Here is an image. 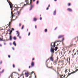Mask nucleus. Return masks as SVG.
I'll list each match as a JSON object with an SVG mask.
<instances>
[{"mask_svg": "<svg viewBox=\"0 0 78 78\" xmlns=\"http://www.w3.org/2000/svg\"><path fill=\"white\" fill-rule=\"evenodd\" d=\"M70 3H69L68 5V6H70Z\"/></svg>", "mask_w": 78, "mask_h": 78, "instance_id": "35", "label": "nucleus"}, {"mask_svg": "<svg viewBox=\"0 0 78 78\" xmlns=\"http://www.w3.org/2000/svg\"><path fill=\"white\" fill-rule=\"evenodd\" d=\"M30 32H29L28 33V36H30Z\"/></svg>", "mask_w": 78, "mask_h": 78, "instance_id": "34", "label": "nucleus"}, {"mask_svg": "<svg viewBox=\"0 0 78 78\" xmlns=\"http://www.w3.org/2000/svg\"><path fill=\"white\" fill-rule=\"evenodd\" d=\"M25 75H26V77H28V76H29L30 75V73H29L28 72L27 73H25Z\"/></svg>", "mask_w": 78, "mask_h": 78, "instance_id": "5", "label": "nucleus"}, {"mask_svg": "<svg viewBox=\"0 0 78 78\" xmlns=\"http://www.w3.org/2000/svg\"><path fill=\"white\" fill-rule=\"evenodd\" d=\"M67 10L68 11H69V12H72V9H71L70 8H68Z\"/></svg>", "mask_w": 78, "mask_h": 78, "instance_id": "7", "label": "nucleus"}, {"mask_svg": "<svg viewBox=\"0 0 78 78\" xmlns=\"http://www.w3.org/2000/svg\"><path fill=\"white\" fill-rule=\"evenodd\" d=\"M73 53L74 52V51H75V49H74L73 50Z\"/></svg>", "mask_w": 78, "mask_h": 78, "instance_id": "49", "label": "nucleus"}, {"mask_svg": "<svg viewBox=\"0 0 78 78\" xmlns=\"http://www.w3.org/2000/svg\"><path fill=\"white\" fill-rule=\"evenodd\" d=\"M3 41V40H2L1 38H0V41Z\"/></svg>", "mask_w": 78, "mask_h": 78, "instance_id": "33", "label": "nucleus"}, {"mask_svg": "<svg viewBox=\"0 0 78 78\" xmlns=\"http://www.w3.org/2000/svg\"><path fill=\"white\" fill-rule=\"evenodd\" d=\"M12 31H14V28H12Z\"/></svg>", "mask_w": 78, "mask_h": 78, "instance_id": "32", "label": "nucleus"}, {"mask_svg": "<svg viewBox=\"0 0 78 78\" xmlns=\"http://www.w3.org/2000/svg\"><path fill=\"white\" fill-rule=\"evenodd\" d=\"M16 33H17L16 34H18V35H17V36H19L20 35V33L19 32V31H16Z\"/></svg>", "mask_w": 78, "mask_h": 78, "instance_id": "8", "label": "nucleus"}, {"mask_svg": "<svg viewBox=\"0 0 78 78\" xmlns=\"http://www.w3.org/2000/svg\"><path fill=\"white\" fill-rule=\"evenodd\" d=\"M61 55H62V52H61Z\"/></svg>", "mask_w": 78, "mask_h": 78, "instance_id": "54", "label": "nucleus"}, {"mask_svg": "<svg viewBox=\"0 0 78 78\" xmlns=\"http://www.w3.org/2000/svg\"><path fill=\"white\" fill-rule=\"evenodd\" d=\"M29 78H31V76H30Z\"/></svg>", "mask_w": 78, "mask_h": 78, "instance_id": "50", "label": "nucleus"}, {"mask_svg": "<svg viewBox=\"0 0 78 78\" xmlns=\"http://www.w3.org/2000/svg\"><path fill=\"white\" fill-rule=\"evenodd\" d=\"M17 36V37H19L20 39H21V37H20V35H19V36Z\"/></svg>", "mask_w": 78, "mask_h": 78, "instance_id": "29", "label": "nucleus"}, {"mask_svg": "<svg viewBox=\"0 0 78 78\" xmlns=\"http://www.w3.org/2000/svg\"><path fill=\"white\" fill-rule=\"evenodd\" d=\"M18 71H19V72H20V69H18Z\"/></svg>", "mask_w": 78, "mask_h": 78, "instance_id": "53", "label": "nucleus"}, {"mask_svg": "<svg viewBox=\"0 0 78 78\" xmlns=\"http://www.w3.org/2000/svg\"><path fill=\"white\" fill-rule=\"evenodd\" d=\"M67 69H66L65 71L66 73L67 72Z\"/></svg>", "mask_w": 78, "mask_h": 78, "instance_id": "37", "label": "nucleus"}, {"mask_svg": "<svg viewBox=\"0 0 78 78\" xmlns=\"http://www.w3.org/2000/svg\"><path fill=\"white\" fill-rule=\"evenodd\" d=\"M44 31H45V32H47V29H45L44 30Z\"/></svg>", "mask_w": 78, "mask_h": 78, "instance_id": "26", "label": "nucleus"}, {"mask_svg": "<svg viewBox=\"0 0 78 78\" xmlns=\"http://www.w3.org/2000/svg\"><path fill=\"white\" fill-rule=\"evenodd\" d=\"M2 64V61H1L0 62V64Z\"/></svg>", "mask_w": 78, "mask_h": 78, "instance_id": "31", "label": "nucleus"}, {"mask_svg": "<svg viewBox=\"0 0 78 78\" xmlns=\"http://www.w3.org/2000/svg\"><path fill=\"white\" fill-rule=\"evenodd\" d=\"M24 27V26L23 25L22 26V27L21 28L22 30H23V29Z\"/></svg>", "mask_w": 78, "mask_h": 78, "instance_id": "21", "label": "nucleus"}, {"mask_svg": "<svg viewBox=\"0 0 78 78\" xmlns=\"http://www.w3.org/2000/svg\"><path fill=\"white\" fill-rule=\"evenodd\" d=\"M48 7H47L46 9V10H48Z\"/></svg>", "mask_w": 78, "mask_h": 78, "instance_id": "44", "label": "nucleus"}, {"mask_svg": "<svg viewBox=\"0 0 78 78\" xmlns=\"http://www.w3.org/2000/svg\"><path fill=\"white\" fill-rule=\"evenodd\" d=\"M23 74H22L21 75V76H23Z\"/></svg>", "mask_w": 78, "mask_h": 78, "instance_id": "59", "label": "nucleus"}, {"mask_svg": "<svg viewBox=\"0 0 78 78\" xmlns=\"http://www.w3.org/2000/svg\"><path fill=\"white\" fill-rule=\"evenodd\" d=\"M4 45H6V43H4Z\"/></svg>", "mask_w": 78, "mask_h": 78, "instance_id": "64", "label": "nucleus"}, {"mask_svg": "<svg viewBox=\"0 0 78 78\" xmlns=\"http://www.w3.org/2000/svg\"><path fill=\"white\" fill-rule=\"evenodd\" d=\"M33 73H34V72H31V73H30V75H32V74Z\"/></svg>", "mask_w": 78, "mask_h": 78, "instance_id": "25", "label": "nucleus"}, {"mask_svg": "<svg viewBox=\"0 0 78 78\" xmlns=\"http://www.w3.org/2000/svg\"><path fill=\"white\" fill-rule=\"evenodd\" d=\"M48 61V59L46 61V63H47V61Z\"/></svg>", "mask_w": 78, "mask_h": 78, "instance_id": "46", "label": "nucleus"}, {"mask_svg": "<svg viewBox=\"0 0 78 78\" xmlns=\"http://www.w3.org/2000/svg\"><path fill=\"white\" fill-rule=\"evenodd\" d=\"M32 1V0H30V3L29 4H28V1L27 0L25 1V2L27 3V5H30V8L29 10L30 11H31V10L32 9V8H33L34 7V5H32V2H31Z\"/></svg>", "mask_w": 78, "mask_h": 78, "instance_id": "3", "label": "nucleus"}, {"mask_svg": "<svg viewBox=\"0 0 78 78\" xmlns=\"http://www.w3.org/2000/svg\"><path fill=\"white\" fill-rule=\"evenodd\" d=\"M10 45H12V44L11 43H10Z\"/></svg>", "mask_w": 78, "mask_h": 78, "instance_id": "43", "label": "nucleus"}, {"mask_svg": "<svg viewBox=\"0 0 78 78\" xmlns=\"http://www.w3.org/2000/svg\"><path fill=\"white\" fill-rule=\"evenodd\" d=\"M52 70H55V69H54V68H52Z\"/></svg>", "mask_w": 78, "mask_h": 78, "instance_id": "51", "label": "nucleus"}, {"mask_svg": "<svg viewBox=\"0 0 78 78\" xmlns=\"http://www.w3.org/2000/svg\"><path fill=\"white\" fill-rule=\"evenodd\" d=\"M7 2H8V3L9 4V5L10 6V7L11 8V16L12 17V18H13L14 17V15L12 13V12H14V11H12V7H13V5H12V4L10 2L9 0H7Z\"/></svg>", "mask_w": 78, "mask_h": 78, "instance_id": "1", "label": "nucleus"}, {"mask_svg": "<svg viewBox=\"0 0 78 78\" xmlns=\"http://www.w3.org/2000/svg\"><path fill=\"white\" fill-rule=\"evenodd\" d=\"M56 10H55L53 12V15H54V16H55V15H56Z\"/></svg>", "mask_w": 78, "mask_h": 78, "instance_id": "12", "label": "nucleus"}, {"mask_svg": "<svg viewBox=\"0 0 78 78\" xmlns=\"http://www.w3.org/2000/svg\"><path fill=\"white\" fill-rule=\"evenodd\" d=\"M34 60V58H33L32 59V61H33Z\"/></svg>", "mask_w": 78, "mask_h": 78, "instance_id": "55", "label": "nucleus"}, {"mask_svg": "<svg viewBox=\"0 0 78 78\" xmlns=\"http://www.w3.org/2000/svg\"><path fill=\"white\" fill-rule=\"evenodd\" d=\"M2 44H0V47H2Z\"/></svg>", "mask_w": 78, "mask_h": 78, "instance_id": "60", "label": "nucleus"}, {"mask_svg": "<svg viewBox=\"0 0 78 78\" xmlns=\"http://www.w3.org/2000/svg\"><path fill=\"white\" fill-rule=\"evenodd\" d=\"M62 75H61L60 76V78H62Z\"/></svg>", "mask_w": 78, "mask_h": 78, "instance_id": "41", "label": "nucleus"}, {"mask_svg": "<svg viewBox=\"0 0 78 78\" xmlns=\"http://www.w3.org/2000/svg\"><path fill=\"white\" fill-rule=\"evenodd\" d=\"M54 64H55V65H56V64H57V63H56V61H55L54 62Z\"/></svg>", "mask_w": 78, "mask_h": 78, "instance_id": "19", "label": "nucleus"}, {"mask_svg": "<svg viewBox=\"0 0 78 78\" xmlns=\"http://www.w3.org/2000/svg\"><path fill=\"white\" fill-rule=\"evenodd\" d=\"M48 7H50V5H48Z\"/></svg>", "mask_w": 78, "mask_h": 78, "instance_id": "62", "label": "nucleus"}, {"mask_svg": "<svg viewBox=\"0 0 78 78\" xmlns=\"http://www.w3.org/2000/svg\"><path fill=\"white\" fill-rule=\"evenodd\" d=\"M71 75V74L69 73H68L67 77H68V76H69V75Z\"/></svg>", "mask_w": 78, "mask_h": 78, "instance_id": "24", "label": "nucleus"}, {"mask_svg": "<svg viewBox=\"0 0 78 78\" xmlns=\"http://www.w3.org/2000/svg\"><path fill=\"white\" fill-rule=\"evenodd\" d=\"M77 56H78V53H77Z\"/></svg>", "mask_w": 78, "mask_h": 78, "instance_id": "61", "label": "nucleus"}, {"mask_svg": "<svg viewBox=\"0 0 78 78\" xmlns=\"http://www.w3.org/2000/svg\"><path fill=\"white\" fill-rule=\"evenodd\" d=\"M39 3V1H37L36 2L37 5Z\"/></svg>", "mask_w": 78, "mask_h": 78, "instance_id": "23", "label": "nucleus"}, {"mask_svg": "<svg viewBox=\"0 0 78 78\" xmlns=\"http://www.w3.org/2000/svg\"><path fill=\"white\" fill-rule=\"evenodd\" d=\"M9 39L10 41L12 40V36H11V35H9Z\"/></svg>", "mask_w": 78, "mask_h": 78, "instance_id": "10", "label": "nucleus"}, {"mask_svg": "<svg viewBox=\"0 0 78 78\" xmlns=\"http://www.w3.org/2000/svg\"><path fill=\"white\" fill-rule=\"evenodd\" d=\"M58 57H57V61H58Z\"/></svg>", "mask_w": 78, "mask_h": 78, "instance_id": "63", "label": "nucleus"}, {"mask_svg": "<svg viewBox=\"0 0 78 78\" xmlns=\"http://www.w3.org/2000/svg\"><path fill=\"white\" fill-rule=\"evenodd\" d=\"M57 53H58V52H57L56 53H55L56 55H57Z\"/></svg>", "mask_w": 78, "mask_h": 78, "instance_id": "57", "label": "nucleus"}, {"mask_svg": "<svg viewBox=\"0 0 78 78\" xmlns=\"http://www.w3.org/2000/svg\"><path fill=\"white\" fill-rule=\"evenodd\" d=\"M13 73H12L11 75V77H12V74H13Z\"/></svg>", "mask_w": 78, "mask_h": 78, "instance_id": "28", "label": "nucleus"}, {"mask_svg": "<svg viewBox=\"0 0 78 78\" xmlns=\"http://www.w3.org/2000/svg\"><path fill=\"white\" fill-rule=\"evenodd\" d=\"M54 48H55V49H54V50H55V51H56V50H58V47H54Z\"/></svg>", "mask_w": 78, "mask_h": 78, "instance_id": "13", "label": "nucleus"}, {"mask_svg": "<svg viewBox=\"0 0 78 78\" xmlns=\"http://www.w3.org/2000/svg\"><path fill=\"white\" fill-rule=\"evenodd\" d=\"M54 71H55V72H56V69H54Z\"/></svg>", "mask_w": 78, "mask_h": 78, "instance_id": "52", "label": "nucleus"}, {"mask_svg": "<svg viewBox=\"0 0 78 78\" xmlns=\"http://www.w3.org/2000/svg\"><path fill=\"white\" fill-rule=\"evenodd\" d=\"M13 39L14 40H16V39H17V38H16V37H13Z\"/></svg>", "mask_w": 78, "mask_h": 78, "instance_id": "17", "label": "nucleus"}, {"mask_svg": "<svg viewBox=\"0 0 78 78\" xmlns=\"http://www.w3.org/2000/svg\"><path fill=\"white\" fill-rule=\"evenodd\" d=\"M19 26H21V24L20 23V24Z\"/></svg>", "mask_w": 78, "mask_h": 78, "instance_id": "58", "label": "nucleus"}, {"mask_svg": "<svg viewBox=\"0 0 78 78\" xmlns=\"http://www.w3.org/2000/svg\"><path fill=\"white\" fill-rule=\"evenodd\" d=\"M77 72V70H76L75 71H73V72L71 73V74H73V73H75V72Z\"/></svg>", "mask_w": 78, "mask_h": 78, "instance_id": "16", "label": "nucleus"}, {"mask_svg": "<svg viewBox=\"0 0 78 78\" xmlns=\"http://www.w3.org/2000/svg\"><path fill=\"white\" fill-rule=\"evenodd\" d=\"M34 62H32L31 63V66L32 67L34 66Z\"/></svg>", "mask_w": 78, "mask_h": 78, "instance_id": "9", "label": "nucleus"}, {"mask_svg": "<svg viewBox=\"0 0 78 78\" xmlns=\"http://www.w3.org/2000/svg\"><path fill=\"white\" fill-rule=\"evenodd\" d=\"M10 31V29H9L7 31V32H8V31Z\"/></svg>", "mask_w": 78, "mask_h": 78, "instance_id": "42", "label": "nucleus"}, {"mask_svg": "<svg viewBox=\"0 0 78 78\" xmlns=\"http://www.w3.org/2000/svg\"><path fill=\"white\" fill-rule=\"evenodd\" d=\"M10 33H12V30H10Z\"/></svg>", "mask_w": 78, "mask_h": 78, "instance_id": "38", "label": "nucleus"}, {"mask_svg": "<svg viewBox=\"0 0 78 78\" xmlns=\"http://www.w3.org/2000/svg\"><path fill=\"white\" fill-rule=\"evenodd\" d=\"M17 13H18V16H16V18L15 19H13V20H16V19H17V17H18V16H19V14H20L19 13H20V12L18 11L17 12Z\"/></svg>", "mask_w": 78, "mask_h": 78, "instance_id": "6", "label": "nucleus"}, {"mask_svg": "<svg viewBox=\"0 0 78 78\" xmlns=\"http://www.w3.org/2000/svg\"><path fill=\"white\" fill-rule=\"evenodd\" d=\"M12 49L13 50H14V48L12 47Z\"/></svg>", "mask_w": 78, "mask_h": 78, "instance_id": "45", "label": "nucleus"}, {"mask_svg": "<svg viewBox=\"0 0 78 78\" xmlns=\"http://www.w3.org/2000/svg\"><path fill=\"white\" fill-rule=\"evenodd\" d=\"M40 20H42V17H40Z\"/></svg>", "mask_w": 78, "mask_h": 78, "instance_id": "40", "label": "nucleus"}, {"mask_svg": "<svg viewBox=\"0 0 78 78\" xmlns=\"http://www.w3.org/2000/svg\"><path fill=\"white\" fill-rule=\"evenodd\" d=\"M26 5H27V4H24V5L23 6V7H22L21 8V9L20 10V11H21V10H22V9H23V7L25 6H26Z\"/></svg>", "mask_w": 78, "mask_h": 78, "instance_id": "11", "label": "nucleus"}, {"mask_svg": "<svg viewBox=\"0 0 78 78\" xmlns=\"http://www.w3.org/2000/svg\"><path fill=\"white\" fill-rule=\"evenodd\" d=\"M9 34V35H10H10H11V33L10 32Z\"/></svg>", "mask_w": 78, "mask_h": 78, "instance_id": "56", "label": "nucleus"}, {"mask_svg": "<svg viewBox=\"0 0 78 78\" xmlns=\"http://www.w3.org/2000/svg\"><path fill=\"white\" fill-rule=\"evenodd\" d=\"M47 67H48V68H50V69H52L53 68V66L49 67L47 66Z\"/></svg>", "mask_w": 78, "mask_h": 78, "instance_id": "20", "label": "nucleus"}, {"mask_svg": "<svg viewBox=\"0 0 78 78\" xmlns=\"http://www.w3.org/2000/svg\"><path fill=\"white\" fill-rule=\"evenodd\" d=\"M4 72V69H3L2 70V73H3Z\"/></svg>", "mask_w": 78, "mask_h": 78, "instance_id": "36", "label": "nucleus"}, {"mask_svg": "<svg viewBox=\"0 0 78 78\" xmlns=\"http://www.w3.org/2000/svg\"><path fill=\"white\" fill-rule=\"evenodd\" d=\"M64 38H63L62 41H61V42H62L63 41H64Z\"/></svg>", "mask_w": 78, "mask_h": 78, "instance_id": "27", "label": "nucleus"}, {"mask_svg": "<svg viewBox=\"0 0 78 78\" xmlns=\"http://www.w3.org/2000/svg\"><path fill=\"white\" fill-rule=\"evenodd\" d=\"M67 61H70V58H69L68 57L67 58Z\"/></svg>", "mask_w": 78, "mask_h": 78, "instance_id": "18", "label": "nucleus"}, {"mask_svg": "<svg viewBox=\"0 0 78 78\" xmlns=\"http://www.w3.org/2000/svg\"><path fill=\"white\" fill-rule=\"evenodd\" d=\"M8 57H9V58L11 57V56H10V55H9L8 56Z\"/></svg>", "mask_w": 78, "mask_h": 78, "instance_id": "39", "label": "nucleus"}, {"mask_svg": "<svg viewBox=\"0 0 78 78\" xmlns=\"http://www.w3.org/2000/svg\"><path fill=\"white\" fill-rule=\"evenodd\" d=\"M13 68H14V67H15V65H14V64L13 65Z\"/></svg>", "mask_w": 78, "mask_h": 78, "instance_id": "30", "label": "nucleus"}, {"mask_svg": "<svg viewBox=\"0 0 78 78\" xmlns=\"http://www.w3.org/2000/svg\"><path fill=\"white\" fill-rule=\"evenodd\" d=\"M63 37V36L60 35L58 37V39H59V38H61V37Z\"/></svg>", "mask_w": 78, "mask_h": 78, "instance_id": "15", "label": "nucleus"}, {"mask_svg": "<svg viewBox=\"0 0 78 78\" xmlns=\"http://www.w3.org/2000/svg\"><path fill=\"white\" fill-rule=\"evenodd\" d=\"M56 43V42L55 41L54 42H52L51 44V50L50 51L52 53H54L55 51H54V48H55V46H56L55 44Z\"/></svg>", "mask_w": 78, "mask_h": 78, "instance_id": "2", "label": "nucleus"}, {"mask_svg": "<svg viewBox=\"0 0 78 78\" xmlns=\"http://www.w3.org/2000/svg\"><path fill=\"white\" fill-rule=\"evenodd\" d=\"M35 28L36 29V28H37V27L36 26V25L35 26Z\"/></svg>", "mask_w": 78, "mask_h": 78, "instance_id": "48", "label": "nucleus"}, {"mask_svg": "<svg viewBox=\"0 0 78 78\" xmlns=\"http://www.w3.org/2000/svg\"><path fill=\"white\" fill-rule=\"evenodd\" d=\"M13 45H14L15 47L16 46V43L15 41H14L13 43Z\"/></svg>", "mask_w": 78, "mask_h": 78, "instance_id": "14", "label": "nucleus"}, {"mask_svg": "<svg viewBox=\"0 0 78 78\" xmlns=\"http://www.w3.org/2000/svg\"><path fill=\"white\" fill-rule=\"evenodd\" d=\"M53 53H52L51 54V57H50V59L51 61H53Z\"/></svg>", "mask_w": 78, "mask_h": 78, "instance_id": "4", "label": "nucleus"}, {"mask_svg": "<svg viewBox=\"0 0 78 78\" xmlns=\"http://www.w3.org/2000/svg\"><path fill=\"white\" fill-rule=\"evenodd\" d=\"M36 20H36V18H34V21H36Z\"/></svg>", "mask_w": 78, "mask_h": 78, "instance_id": "22", "label": "nucleus"}, {"mask_svg": "<svg viewBox=\"0 0 78 78\" xmlns=\"http://www.w3.org/2000/svg\"><path fill=\"white\" fill-rule=\"evenodd\" d=\"M57 29V27H56L55 29V30H56Z\"/></svg>", "mask_w": 78, "mask_h": 78, "instance_id": "47", "label": "nucleus"}]
</instances>
